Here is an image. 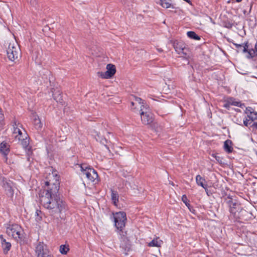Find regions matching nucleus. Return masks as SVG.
<instances>
[{"mask_svg": "<svg viewBox=\"0 0 257 257\" xmlns=\"http://www.w3.org/2000/svg\"><path fill=\"white\" fill-rule=\"evenodd\" d=\"M59 177L55 172L49 174L45 181L44 189L39 193L41 205L49 211L50 215L54 219L67 210L66 203L60 197Z\"/></svg>", "mask_w": 257, "mask_h": 257, "instance_id": "f257e3e1", "label": "nucleus"}, {"mask_svg": "<svg viewBox=\"0 0 257 257\" xmlns=\"http://www.w3.org/2000/svg\"><path fill=\"white\" fill-rule=\"evenodd\" d=\"M23 230L17 224H9L6 227V232L9 236L14 238L17 242L21 243L24 240Z\"/></svg>", "mask_w": 257, "mask_h": 257, "instance_id": "f03ea898", "label": "nucleus"}, {"mask_svg": "<svg viewBox=\"0 0 257 257\" xmlns=\"http://www.w3.org/2000/svg\"><path fill=\"white\" fill-rule=\"evenodd\" d=\"M79 167L80 168L82 174L85 176L88 180L94 182L96 180H97L98 175L94 169L86 164H80L79 165Z\"/></svg>", "mask_w": 257, "mask_h": 257, "instance_id": "7ed1b4c3", "label": "nucleus"}, {"mask_svg": "<svg viewBox=\"0 0 257 257\" xmlns=\"http://www.w3.org/2000/svg\"><path fill=\"white\" fill-rule=\"evenodd\" d=\"M113 219L115 223V226L120 231H122L123 228L125 226V221L126 220V214L124 212H118L113 213Z\"/></svg>", "mask_w": 257, "mask_h": 257, "instance_id": "20e7f679", "label": "nucleus"}, {"mask_svg": "<svg viewBox=\"0 0 257 257\" xmlns=\"http://www.w3.org/2000/svg\"><path fill=\"white\" fill-rule=\"evenodd\" d=\"M9 59L12 61L18 58L21 54L20 48L17 44L10 43L7 50Z\"/></svg>", "mask_w": 257, "mask_h": 257, "instance_id": "39448f33", "label": "nucleus"}, {"mask_svg": "<svg viewBox=\"0 0 257 257\" xmlns=\"http://www.w3.org/2000/svg\"><path fill=\"white\" fill-rule=\"evenodd\" d=\"M35 253L37 257H53L46 244L39 242L35 247Z\"/></svg>", "mask_w": 257, "mask_h": 257, "instance_id": "423d86ee", "label": "nucleus"}, {"mask_svg": "<svg viewBox=\"0 0 257 257\" xmlns=\"http://www.w3.org/2000/svg\"><path fill=\"white\" fill-rule=\"evenodd\" d=\"M173 46L176 52L178 54L181 55L182 57L184 58L189 57V49L186 46V45L183 42L176 40L174 42Z\"/></svg>", "mask_w": 257, "mask_h": 257, "instance_id": "0eeeda50", "label": "nucleus"}, {"mask_svg": "<svg viewBox=\"0 0 257 257\" xmlns=\"http://www.w3.org/2000/svg\"><path fill=\"white\" fill-rule=\"evenodd\" d=\"M145 108L144 105H142L141 106V116L142 121L143 124L145 125L150 124L154 120L153 114L149 111L148 108H146L145 111L144 109Z\"/></svg>", "mask_w": 257, "mask_h": 257, "instance_id": "6e6552de", "label": "nucleus"}, {"mask_svg": "<svg viewBox=\"0 0 257 257\" xmlns=\"http://www.w3.org/2000/svg\"><path fill=\"white\" fill-rule=\"evenodd\" d=\"M245 113L247 117L251 122H253L251 126L257 130V112L253 108L247 107L245 109Z\"/></svg>", "mask_w": 257, "mask_h": 257, "instance_id": "1a4fd4ad", "label": "nucleus"}, {"mask_svg": "<svg viewBox=\"0 0 257 257\" xmlns=\"http://www.w3.org/2000/svg\"><path fill=\"white\" fill-rule=\"evenodd\" d=\"M3 187L5 190L6 195L13 200L14 194L13 183L11 181H4L3 183Z\"/></svg>", "mask_w": 257, "mask_h": 257, "instance_id": "9d476101", "label": "nucleus"}, {"mask_svg": "<svg viewBox=\"0 0 257 257\" xmlns=\"http://www.w3.org/2000/svg\"><path fill=\"white\" fill-rule=\"evenodd\" d=\"M123 237H121L120 247L121 249V251L123 252V253L125 255H126L127 254V252L131 250V244L127 238L124 237V234H123Z\"/></svg>", "mask_w": 257, "mask_h": 257, "instance_id": "9b49d317", "label": "nucleus"}, {"mask_svg": "<svg viewBox=\"0 0 257 257\" xmlns=\"http://www.w3.org/2000/svg\"><path fill=\"white\" fill-rule=\"evenodd\" d=\"M106 71L105 73H101V77L102 78H110L112 77L116 72L115 67L114 65L108 64L106 66Z\"/></svg>", "mask_w": 257, "mask_h": 257, "instance_id": "f8f14e48", "label": "nucleus"}, {"mask_svg": "<svg viewBox=\"0 0 257 257\" xmlns=\"http://www.w3.org/2000/svg\"><path fill=\"white\" fill-rule=\"evenodd\" d=\"M227 204L229 207V211L231 213L235 214L237 211V208L239 207V204L235 202H233L232 199L229 198L227 201Z\"/></svg>", "mask_w": 257, "mask_h": 257, "instance_id": "ddd939ff", "label": "nucleus"}, {"mask_svg": "<svg viewBox=\"0 0 257 257\" xmlns=\"http://www.w3.org/2000/svg\"><path fill=\"white\" fill-rule=\"evenodd\" d=\"M9 152V147L7 143L3 142L0 144V152L4 156L6 160H7V155Z\"/></svg>", "mask_w": 257, "mask_h": 257, "instance_id": "4468645a", "label": "nucleus"}, {"mask_svg": "<svg viewBox=\"0 0 257 257\" xmlns=\"http://www.w3.org/2000/svg\"><path fill=\"white\" fill-rule=\"evenodd\" d=\"M195 180L196 183L198 186L203 188L205 190H207V184H205L206 181L204 178L202 177L200 175H197L196 176Z\"/></svg>", "mask_w": 257, "mask_h": 257, "instance_id": "2eb2a0df", "label": "nucleus"}, {"mask_svg": "<svg viewBox=\"0 0 257 257\" xmlns=\"http://www.w3.org/2000/svg\"><path fill=\"white\" fill-rule=\"evenodd\" d=\"M53 96L54 99L57 102H59L63 105L64 101L62 98V93L59 90L53 92Z\"/></svg>", "mask_w": 257, "mask_h": 257, "instance_id": "dca6fc26", "label": "nucleus"}, {"mask_svg": "<svg viewBox=\"0 0 257 257\" xmlns=\"http://www.w3.org/2000/svg\"><path fill=\"white\" fill-rule=\"evenodd\" d=\"M111 198L114 205L117 206L119 201V195L116 191L111 189Z\"/></svg>", "mask_w": 257, "mask_h": 257, "instance_id": "f3484780", "label": "nucleus"}, {"mask_svg": "<svg viewBox=\"0 0 257 257\" xmlns=\"http://www.w3.org/2000/svg\"><path fill=\"white\" fill-rule=\"evenodd\" d=\"M249 51V43L248 41L240 44V47L238 48L237 50V52H242L243 53H247L248 54Z\"/></svg>", "mask_w": 257, "mask_h": 257, "instance_id": "a211bd4d", "label": "nucleus"}, {"mask_svg": "<svg viewBox=\"0 0 257 257\" xmlns=\"http://www.w3.org/2000/svg\"><path fill=\"white\" fill-rule=\"evenodd\" d=\"M163 243V241L159 239V237H157L153 239L148 243L150 247H160Z\"/></svg>", "mask_w": 257, "mask_h": 257, "instance_id": "6ab92c4d", "label": "nucleus"}, {"mask_svg": "<svg viewBox=\"0 0 257 257\" xmlns=\"http://www.w3.org/2000/svg\"><path fill=\"white\" fill-rule=\"evenodd\" d=\"M254 57H257V42L254 49H249L248 54L246 56L247 59L253 58Z\"/></svg>", "mask_w": 257, "mask_h": 257, "instance_id": "aec40b11", "label": "nucleus"}, {"mask_svg": "<svg viewBox=\"0 0 257 257\" xmlns=\"http://www.w3.org/2000/svg\"><path fill=\"white\" fill-rule=\"evenodd\" d=\"M157 4L160 5L162 7L168 9L169 8H172V9H175V7L172 5L170 3L167 2V0H158V2H157Z\"/></svg>", "mask_w": 257, "mask_h": 257, "instance_id": "412c9836", "label": "nucleus"}, {"mask_svg": "<svg viewBox=\"0 0 257 257\" xmlns=\"http://www.w3.org/2000/svg\"><path fill=\"white\" fill-rule=\"evenodd\" d=\"M231 141L230 140H226L224 143V150L228 153H231L233 150L232 147L231 146Z\"/></svg>", "mask_w": 257, "mask_h": 257, "instance_id": "4be33fe9", "label": "nucleus"}, {"mask_svg": "<svg viewBox=\"0 0 257 257\" xmlns=\"http://www.w3.org/2000/svg\"><path fill=\"white\" fill-rule=\"evenodd\" d=\"M14 126V134H18L19 137H18L19 140H22L21 136L22 135V132L19 128V126H21V125L19 123L17 124L16 122H15Z\"/></svg>", "mask_w": 257, "mask_h": 257, "instance_id": "5701e85b", "label": "nucleus"}, {"mask_svg": "<svg viewBox=\"0 0 257 257\" xmlns=\"http://www.w3.org/2000/svg\"><path fill=\"white\" fill-rule=\"evenodd\" d=\"M2 246L3 249V251L5 254H7L8 251L10 250L12 245L11 243L9 242H7L5 243H3Z\"/></svg>", "mask_w": 257, "mask_h": 257, "instance_id": "b1692460", "label": "nucleus"}, {"mask_svg": "<svg viewBox=\"0 0 257 257\" xmlns=\"http://www.w3.org/2000/svg\"><path fill=\"white\" fill-rule=\"evenodd\" d=\"M187 36L192 39L195 40H200V37L197 35L193 31H189L187 33Z\"/></svg>", "mask_w": 257, "mask_h": 257, "instance_id": "393cba45", "label": "nucleus"}, {"mask_svg": "<svg viewBox=\"0 0 257 257\" xmlns=\"http://www.w3.org/2000/svg\"><path fill=\"white\" fill-rule=\"evenodd\" d=\"M69 247L68 245L62 244V245H61L60 246L59 250H60V252L62 254H66L67 253L68 251H69Z\"/></svg>", "mask_w": 257, "mask_h": 257, "instance_id": "a878e982", "label": "nucleus"}, {"mask_svg": "<svg viewBox=\"0 0 257 257\" xmlns=\"http://www.w3.org/2000/svg\"><path fill=\"white\" fill-rule=\"evenodd\" d=\"M34 124L35 125L36 127L38 129H40L42 127V123H41L39 117H38V118H35Z\"/></svg>", "mask_w": 257, "mask_h": 257, "instance_id": "bb28decb", "label": "nucleus"}, {"mask_svg": "<svg viewBox=\"0 0 257 257\" xmlns=\"http://www.w3.org/2000/svg\"><path fill=\"white\" fill-rule=\"evenodd\" d=\"M42 214V212L40 210H37L35 212V215L37 216L36 220L37 221L41 220L42 219L41 216L40 215Z\"/></svg>", "mask_w": 257, "mask_h": 257, "instance_id": "cd10ccee", "label": "nucleus"}, {"mask_svg": "<svg viewBox=\"0 0 257 257\" xmlns=\"http://www.w3.org/2000/svg\"><path fill=\"white\" fill-rule=\"evenodd\" d=\"M182 200L186 204V205L188 206V205H189V204L188 202V198L186 195H183L182 196Z\"/></svg>", "mask_w": 257, "mask_h": 257, "instance_id": "c85d7f7f", "label": "nucleus"}, {"mask_svg": "<svg viewBox=\"0 0 257 257\" xmlns=\"http://www.w3.org/2000/svg\"><path fill=\"white\" fill-rule=\"evenodd\" d=\"M22 143L23 147L25 148H26L28 147V146L29 144V140L27 138H26L25 139H23V141H22Z\"/></svg>", "mask_w": 257, "mask_h": 257, "instance_id": "c756f323", "label": "nucleus"}, {"mask_svg": "<svg viewBox=\"0 0 257 257\" xmlns=\"http://www.w3.org/2000/svg\"><path fill=\"white\" fill-rule=\"evenodd\" d=\"M229 101L230 102L231 105H234V106H239L240 102L236 101L235 100H231V99Z\"/></svg>", "mask_w": 257, "mask_h": 257, "instance_id": "7c9ffc66", "label": "nucleus"}, {"mask_svg": "<svg viewBox=\"0 0 257 257\" xmlns=\"http://www.w3.org/2000/svg\"><path fill=\"white\" fill-rule=\"evenodd\" d=\"M249 119H247V118H246L245 119L243 120V124L245 126H248L251 123V121L249 122Z\"/></svg>", "mask_w": 257, "mask_h": 257, "instance_id": "2f4dec72", "label": "nucleus"}, {"mask_svg": "<svg viewBox=\"0 0 257 257\" xmlns=\"http://www.w3.org/2000/svg\"><path fill=\"white\" fill-rule=\"evenodd\" d=\"M231 105V104H230V102L229 101H227V102H226L224 104H223V107L226 109H227L228 110L230 108V106Z\"/></svg>", "mask_w": 257, "mask_h": 257, "instance_id": "473e14b6", "label": "nucleus"}, {"mask_svg": "<svg viewBox=\"0 0 257 257\" xmlns=\"http://www.w3.org/2000/svg\"><path fill=\"white\" fill-rule=\"evenodd\" d=\"M136 100L138 101L140 104H144V100H143L140 97H137L136 98Z\"/></svg>", "mask_w": 257, "mask_h": 257, "instance_id": "72a5a7b5", "label": "nucleus"}, {"mask_svg": "<svg viewBox=\"0 0 257 257\" xmlns=\"http://www.w3.org/2000/svg\"><path fill=\"white\" fill-rule=\"evenodd\" d=\"M232 43L235 46V48L236 49V50L238 49V48L240 47V44H238L234 42H232Z\"/></svg>", "mask_w": 257, "mask_h": 257, "instance_id": "f704fd0d", "label": "nucleus"}, {"mask_svg": "<svg viewBox=\"0 0 257 257\" xmlns=\"http://www.w3.org/2000/svg\"><path fill=\"white\" fill-rule=\"evenodd\" d=\"M212 156L215 158V159L217 161H219V159H220V157L219 156H216V155H213Z\"/></svg>", "mask_w": 257, "mask_h": 257, "instance_id": "c9c22d12", "label": "nucleus"}, {"mask_svg": "<svg viewBox=\"0 0 257 257\" xmlns=\"http://www.w3.org/2000/svg\"><path fill=\"white\" fill-rule=\"evenodd\" d=\"M1 240V243L2 245L3 244V243L7 242V241L4 238L3 239Z\"/></svg>", "mask_w": 257, "mask_h": 257, "instance_id": "e433bc0d", "label": "nucleus"}, {"mask_svg": "<svg viewBox=\"0 0 257 257\" xmlns=\"http://www.w3.org/2000/svg\"><path fill=\"white\" fill-rule=\"evenodd\" d=\"M107 143V140L105 139H104L102 141V144H104V143Z\"/></svg>", "mask_w": 257, "mask_h": 257, "instance_id": "4c0bfd02", "label": "nucleus"}, {"mask_svg": "<svg viewBox=\"0 0 257 257\" xmlns=\"http://www.w3.org/2000/svg\"><path fill=\"white\" fill-rule=\"evenodd\" d=\"M158 51L160 52H163V50L162 49H158Z\"/></svg>", "mask_w": 257, "mask_h": 257, "instance_id": "58836bf2", "label": "nucleus"}, {"mask_svg": "<svg viewBox=\"0 0 257 257\" xmlns=\"http://www.w3.org/2000/svg\"><path fill=\"white\" fill-rule=\"evenodd\" d=\"M3 238H4L3 235H2V234L0 235V239H1V240L3 239Z\"/></svg>", "mask_w": 257, "mask_h": 257, "instance_id": "ea45409f", "label": "nucleus"}, {"mask_svg": "<svg viewBox=\"0 0 257 257\" xmlns=\"http://www.w3.org/2000/svg\"><path fill=\"white\" fill-rule=\"evenodd\" d=\"M206 192V194H207L208 196H209V194H208V188H207V190H205Z\"/></svg>", "mask_w": 257, "mask_h": 257, "instance_id": "a19ab883", "label": "nucleus"}, {"mask_svg": "<svg viewBox=\"0 0 257 257\" xmlns=\"http://www.w3.org/2000/svg\"><path fill=\"white\" fill-rule=\"evenodd\" d=\"M242 0H236V2H237V3H240L242 1Z\"/></svg>", "mask_w": 257, "mask_h": 257, "instance_id": "79ce46f5", "label": "nucleus"}, {"mask_svg": "<svg viewBox=\"0 0 257 257\" xmlns=\"http://www.w3.org/2000/svg\"><path fill=\"white\" fill-rule=\"evenodd\" d=\"M27 160H28L29 162H30V158L29 157H28L27 158Z\"/></svg>", "mask_w": 257, "mask_h": 257, "instance_id": "37998d69", "label": "nucleus"}, {"mask_svg": "<svg viewBox=\"0 0 257 257\" xmlns=\"http://www.w3.org/2000/svg\"><path fill=\"white\" fill-rule=\"evenodd\" d=\"M184 1L187 2V3H189L190 2V0H184Z\"/></svg>", "mask_w": 257, "mask_h": 257, "instance_id": "c03bdc74", "label": "nucleus"}, {"mask_svg": "<svg viewBox=\"0 0 257 257\" xmlns=\"http://www.w3.org/2000/svg\"><path fill=\"white\" fill-rule=\"evenodd\" d=\"M251 8H252V6H250V9H249V13H250V12L251 10Z\"/></svg>", "mask_w": 257, "mask_h": 257, "instance_id": "a18cd8bd", "label": "nucleus"}, {"mask_svg": "<svg viewBox=\"0 0 257 257\" xmlns=\"http://www.w3.org/2000/svg\"><path fill=\"white\" fill-rule=\"evenodd\" d=\"M2 117V114L0 112V119Z\"/></svg>", "mask_w": 257, "mask_h": 257, "instance_id": "49530a36", "label": "nucleus"}, {"mask_svg": "<svg viewBox=\"0 0 257 257\" xmlns=\"http://www.w3.org/2000/svg\"><path fill=\"white\" fill-rule=\"evenodd\" d=\"M105 147L107 149H109L108 147L106 145H105Z\"/></svg>", "mask_w": 257, "mask_h": 257, "instance_id": "de8ad7c7", "label": "nucleus"}, {"mask_svg": "<svg viewBox=\"0 0 257 257\" xmlns=\"http://www.w3.org/2000/svg\"><path fill=\"white\" fill-rule=\"evenodd\" d=\"M131 104H132V105H134V102H132Z\"/></svg>", "mask_w": 257, "mask_h": 257, "instance_id": "09e8293b", "label": "nucleus"}, {"mask_svg": "<svg viewBox=\"0 0 257 257\" xmlns=\"http://www.w3.org/2000/svg\"><path fill=\"white\" fill-rule=\"evenodd\" d=\"M246 13V12L244 11V14H245Z\"/></svg>", "mask_w": 257, "mask_h": 257, "instance_id": "8fccbe9b", "label": "nucleus"}, {"mask_svg": "<svg viewBox=\"0 0 257 257\" xmlns=\"http://www.w3.org/2000/svg\"><path fill=\"white\" fill-rule=\"evenodd\" d=\"M255 178L256 179H257V177H255Z\"/></svg>", "mask_w": 257, "mask_h": 257, "instance_id": "3c124183", "label": "nucleus"}]
</instances>
